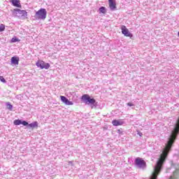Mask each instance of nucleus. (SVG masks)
<instances>
[{
    "label": "nucleus",
    "instance_id": "obj_1",
    "mask_svg": "<svg viewBox=\"0 0 179 179\" xmlns=\"http://www.w3.org/2000/svg\"><path fill=\"white\" fill-rule=\"evenodd\" d=\"M169 152L170 150H163L162 153L160 155L159 158L157 162V164L154 169L150 179H157V176H159L160 171H162V167H163V164H164V162H166V159H167Z\"/></svg>",
    "mask_w": 179,
    "mask_h": 179
},
{
    "label": "nucleus",
    "instance_id": "obj_2",
    "mask_svg": "<svg viewBox=\"0 0 179 179\" xmlns=\"http://www.w3.org/2000/svg\"><path fill=\"white\" fill-rule=\"evenodd\" d=\"M36 20H45L47 18V10L45 8H41L36 12L34 15Z\"/></svg>",
    "mask_w": 179,
    "mask_h": 179
},
{
    "label": "nucleus",
    "instance_id": "obj_3",
    "mask_svg": "<svg viewBox=\"0 0 179 179\" xmlns=\"http://www.w3.org/2000/svg\"><path fill=\"white\" fill-rule=\"evenodd\" d=\"M13 13L15 16H17L20 19L23 17L24 19H26L27 17V11L25 10H20L19 8H15L13 10Z\"/></svg>",
    "mask_w": 179,
    "mask_h": 179
},
{
    "label": "nucleus",
    "instance_id": "obj_4",
    "mask_svg": "<svg viewBox=\"0 0 179 179\" xmlns=\"http://www.w3.org/2000/svg\"><path fill=\"white\" fill-rule=\"evenodd\" d=\"M81 100L85 103V104H94L96 103V99L90 98V95L85 94L81 96Z\"/></svg>",
    "mask_w": 179,
    "mask_h": 179
},
{
    "label": "nucleus",
    "instance_id": "obj_5",
    "mask_svg": "<svg viewBox=\"0 0 179 179\" xmlns=\"http://www.w3.org/2000/svg\"><path fill=\"white\" fill-rule=\"evenodd\" d=\"M36 65L38 68H40L41 69H50V64L45 63L43 60H38L36 63Z\"/></svg>",
    "mask_w": 179,
    "mask_h": 179
},
{
    "label": "nucleus",
    "instance_id": "obj_6",
    "mask_svg": "<svg viewBox=\"0 0 179 179\" xmlns=\"http://www.w3.org/2000/svg\"><path fill=\"white\" fill-rule=\"evenodd\" d=\"M121 31L122 34H124L125 37H129V38H132V37H134V35L129 31V29H128L125 25L121 26Z\"/></svg>",
    "mask_w": 179,
    "mask_h": 179
},
{
    "label": "nucleus",
    "instance_id": "obj_7",
    "mask_svg": "<svg viewBox=\"0 0 179 179\" xmlns=\"http://www.w3.org/2000/svg\"><path fill=\"white\" fill-rule=\"evenodd\" d=\"M135 163L136 166H139L140 167H142V168L146 167V162L142 158L137 157L135 160Z\"/></svg>",
    "mask_w": 179,
    "mask_h": 179
},
{
    "label": "nucleus",
    "instance_id": "obj_8",
    "mask_svg": "<svg viewBox=\"0 0 179 179\" xmlns=\"http://www.w3.org/2000/svg\"><path fill=\"white\" fill-rule=\"evenodd\" d=\"M108 5L110 10H115L117 9V3L115 2V0H108Z\"/></svg>",
    "mask_w": 179,
    "mask_h": 179
},
{
    "label": "nucleus",
    "instance_id": "obj_9",
    "mask_svg": "<svg viewBox=\"0 0 179 179\" xmlns=\"http://www.w3.org/2000/svg\"><path fill=\"white\" fill-rule=\"evenodd\" d=\"M60 99L62 103H64L66 106H73V102L69 101L65 96H60Z\"/></svg>",
    "mask_w": 179,
    "mask_h": 179
},
{
    "label": "nucleus",
    "instance_id": "obj_10",
    "mask_svg": "<svg viewBox=\"0 0 179 179\" xmlns=\"http://www.w3.org/2000/svg\"><path fill=\"white\" fill-rule=\"evenodd\" d=\"M13 6H15V8H22V4H20V0H10Z\"/></svg>",
    "mask_w": 179,
    "mask_h": 179
},
{
    "label": "nucleus",
    "instance_id": "obj_11",
    "mask_svg": "<svg viewBox=\"0 0 179 179\" xmlns=\"http://www.w3.org/2000/svg\"><path fill=\"white\" fill-rule=\"evenodd\" d=\"M112 124H113V127H120V126L124 124V122H122L120 120H113L112 121Z\"/></svg>",
    "mask_w": 179,
    "mask_h": 179
},
{
    "label": "nucleus",
    "instance_id": "obj_12",
    "mask_svg": "<svg viewBox=\"0 0 179 179\" xmlns=\"http://www.w3.org/2000/svg\"><path fill=\"white\" fill-rule=\"evenodd\" d=\"M11 64H13V65H19V57H13L11 58Z\"/></svg>",
    "mask_w": 179,
    "mask_h": 179
},
{
    "label": "nucleus",
    "instance_id": "obj_13",
    "mask_svg": "<svg viewBox=\"0 0 179 179\" xmlns=\"http://www.w3.org/2000/svg\"><path fill=\"white\" fill-rule=\"evenodd\" d=\"M29 127L30 128H32V129H34V128H38V122H34L31 124H28Z\"/></svg>",
    "mask_w": 179,
    "mask_h": 179
},
{
    "label": "nucleus",
    "instance_id": "obj_14",
    "mask_svg": "<svg viewBox=\"0 0 179 179\" xmlns=\"http://www.w3.org/2000/svg\"><path fill=\"white\" fill-rule=\"evenodd\" d=\"M99 12L100 13L106 14V7H103V6L99 8Z\"/></svg>",
    "mask_w": 179,
    "mask_h": 179
},
{
    "label": "nucleus",
    "instance_id": "obj_15",
    "mask_svg": "<svg viewBox=\"0 0 179 179\" xmlns=\"http://www.w3.org/2000/svg\"><path fill=\"white\" fill-rule=\"evenodd\" d=\"M14 124L15 125H20V124H22V120H14Z\"/></svg>",
    "mask_w": 179,
    "mask_h": 179
},
{
    "label": "nucleus",
    "instance_id": "obj_16",
    "mask_svg": "<svg viewBox=\"0 0 179 179\" xmlns=\"http://www.w3.org/2000/svg\"><path fill=\"white\" fill-rule=\"evenodd\" d=\"M2 31H5V24H0V33Z\"/></svg>",
    "mask_w": 179,
    "mask_h": 179
},
{
    "label": "nucleus",
    "instance_id": "obj_17",
    "mask_svg": "<svg viewBox=\"0 0 179 179\" xmlns=\"http://www.w3.org/2000/svg\"><path fill=\"white\" fill-rule=\"evenodd\" d=\"M6 106H7V108H8V110H12V108H13V106H12V104H10V103H9V102H8V103H6Z\"/></svg>",
    "mask_w": 179,
    "mask_h": 179
},
{
    "label": "nucleus",
    "instance_id": "obj_18",
    "mask_svg": "<svg viewBox=\"0 0 179 179\" xmlns=\"http://www.w3.org/2000/svg\"><path fill=\"white\" fill-rule=\"evenodd\" d=\"M0 80H1V82H2L3 83H6V80H5L3 76H0Z\"/></svg>",
    "mask_w": 179,
    "mask_h": 179
},
{
    "label": "nucleus",
    "instance_id": "obj_19",
    "mask_svg": "<svg viewBox=\"0 0 179 179\" xmlns=\"http://www.w3.org/2000/svg\"><path fill=\"white\" fill-rule=\"evenodd\" d=\"M21 124H22V125H24V127H26V126H27V125H29V122H26V121H22V122H21Z\"/></svg>",
    "mask_w": 179,
    "mask_h": 179
},
{
    "label": "nucleus",
    "instance_id": "obj_20",
    "mask_svg": "<svg viewBox=\"0 0 179 179\" xmlns=\"http://www.w3.org/2000/svg\"><path fill=\"white\" fill-rule=\"evenodd\" d=\"M16 41H19V40L17 38H12V42L13 43H16Z\"/></svg>",
    "mask_w": 179,
    "mask_h": 179
},
{
    "label": "nucleus",
    "instance_id": "obj_21",
    "mask_svg": "<svg viewBox=\"0 0 179 179\" xmlns=\"http://www.w3.org/2000/svg\"><path fill=\"white\" fill-rule=\"evenodd\" d=\"M127 106H129V107H134V103H131V102H129L128 103H127Z\"/></svg>",
    "mask_w": 179,
    "mask_h": 179
},
{
    "label": "nucleus",
    "instance_id": "obj_22",
    "mask_svg": "<svg viewBox=\"0 0 179 179\" xmlns=\"http://www.w3.org/2000/svg\"><path fill=\"white\" fill-rule=\"evenodd\" d=\"M117 132H119L121 135H122V131H121V129H118Z\"/></svg>",
    "mask_w": 179,
    "mask_h": 179
},
{
    "label": "nucleus",
    "instance_id": "obj_23",
    "mask_svg": "<svg viewBox=\"0 0 179 179\" xmlns=\"http://www.w3.org/2000/svg\"><path fill=\"white\" fill-rule=\"evenodd\" d=\"M138 135H139V136H142V133L139 132L138 133Z\"/></svg>",
    "mask_w": 179,
    "mask_h": 179
}]
</instances>
